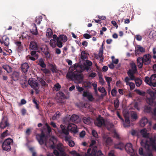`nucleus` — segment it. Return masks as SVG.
<instances>
[{
  "instance_id": "obj_1",
  "label": "nucleus",
  "mask_w": 156,
  "mask_h": 156,
  "mask_svg": "<svg viewBox=\"0 0 156 156\" xmlns=\"http://www.w3.org/2000/svg\"><path fill=\"white\" fill-rule=\"evenodd\" d=\"M143 137L145 138L140 141V144L146 150L149 151H156V137L155 136L149 137V134L146 131V129H143L140 131Z\"/></svg>"
},
{
  "instance_id": "obj_2",
  "label": "nucleus",
  "mask_w": 156,
  "mask_h": 156,
  "mask_svg": "<svg viewBox=\"0 0 156 156\" xmlns=\"http://www.w3.org/2000/svg\"><path fill=\"white\" fill-rule=\"evenodd\" d=\"M147 93L150 95V97H147L146 101L147 104L151 106H155L156 105L155 99L156 98V90L155 92L151 90L147 91Z\"/></svg>"
},
{
  "instance_id": "obj_3",
  "label": "nucleus",
  "mask_w": 156,
  "mask_h": 156,
  "mask_svg": "<svg viewBox=\"0 0 156 156\" xmlns=\"http://www.w3.org/2000/svg\"><path fill=\"white\" fill-rule=\"evenodd\" d=\"M36 138L40 145L45 144V145L46 146L48 140V137L47 135L44 134L43 131L41 134H38L36 135Z\"/></svg>"
},
{
  "instance_id": "obj_4",
  "label": "nucleus",
  "mask_w": 156,
  "mask_h": 156,
  "mask_svg": "<svg viewBox=\"0 0 156 156\" xmlns=\"http://www.w3.org/2000/svg\"><path fill=\"white\" fill-rule=\"evenodd\" d=\"M135 80V77L133 76H126L125 77L124 82L126 83L127 86H129L130 87V90H133L135 88V84L132 82H129L130 80Z\"/></svg>"
},
{
  "instance_id": "obj_5",
  "label": "nucleus",
  "mask_w": 156,
  "mask_h": 156,
  "mask_svg": "<svg viewBox=\"0 0 156 156\" xmlns=\"http://www.w3.org/2000/svg\"><path fill=\"white\" fill-rule=\"evenodd\" d=\"M13 141L12 139L9 138L5 140L2 146L3 150L8 151H10L11 149V144L12 143Z\"/></svg>"
},
{
  "instance_id": "obj_6",
  "label": "nucleus",
  "mask_w": 156,
  "mask_h": 156,
  "mask_svg": "<svg viewBox=\"0 0 156 156\" xmlns=\"http://www.w3.org/2000/svg\"><path fill=\"white\" fill-rule=\"evenodd\" d=\"M130 66L131 69L128 71L127 74L128 76H133L135 77L134 74L137 73L136 66L134 62L131 63Z\"/></svg>"
},
{
  "instance_id": "obj_7",
  "label": "nucleus",
  "mask_w": 156,
  "mask_h": 156,
  "mask_svg": "<svg viewBox=\"0 0 156 156\" xmlns=\"http://www.w3.org/2000/svg\"><path fill=\"white\" fill-rule=\"evenodd\" d=\"M37 81L35 79L32 78H30L28 80L29 84L35 90L39 89V84Z\"/></svg>"
},
{
  "instance_id": "obj_8",
  "label": "nucleus",
  "mask_w": 156,
  "mask_h": 156,
  "mask_svg": "<svg viewBox=\"0 0 156 156\" xmlns=\"http://www.w3.org/2000/svg\"><path fill=\"white\" fill-rule=\"evenodd\" d=\"M124 148L128 153L130 154V156H134L135 154L132 144L127 143L126 145H125Z\"/></svg>"
},
{
  "instance_id": "obj_9",
  "label": "nucleus",
  "mask_w": 156,
  "mask_h": 156,
  "mask_svg": "<svg viewBox=\"0 0 156 156\" xmlns=\"http://www.w3.org/2000/svg\"><path fill=\"white\" fill-rule=\"evenodd\" d=\"M103 118H97L94 121L95 124L99 127L105 126L106 121Z\"/></svg>"
},
{
  "instance_id": "obj_10",
  "label": "nucleus",
  "mask_w": 156,
  "mask_h": 156,
  "mask_svg": "<svg viewBox=\"0 0 156 156\" xmlns=\"http://www.w3.org/2000/svg\"><path fill=\"white\" fill-rule=\"evenodd\" d=\"M66 98L65 94L62 92H59L56 95V99L57 101L59 103L62 102V101Z\"/></svg>"
},
{
  "instance_id": "obj_11",
  "label": "nucleus",
  "mask_w": 156,
  "mask_h": 156,
  "mask_svg": "<svg viewBox=\"0 0 156 156\" xmlns=\"http://www.w3.org/2000/svg\"><path fill=\"white\" fill-rule=\"evenodd\" d=\"M151 56L149 54L144 55L143 58H142L144 64L145 65L150 64L151 62Z\"/></svg>"
},
{
  "instance_id": "obj_12",
  "label": "nucleus",
  "mask_w": 156,
  "mask_h": 156,
  "mask_svg": "<svg viewBox=\"0 0 156 156\" xmlns=\"http://www.w3.org/2000/svg\"><path fill=\"white\" fill-rule=\"evenodd\" d=\"M77 126L73 123H69L67 126V129L75 133L78 132Z\"/></svg>"
},
{
  "instance_id": "obj_13",
  "label": "nucleus",
  "mask_w": 156,
  "mask_h": 156,
  "mask_svg": "<svg viewBox=\"0 0 156 156\" xmlns=\"http://www.w3.org/2000/svg\"><path fill=\"white\" fill-rule=\"evenodd\" d=\"M97 147L95 146L92 148V150L91 148L88 149L87 151V154H86L85 156H95L96 154V151Z\"/></svg>"
},
{
  "instance_id": "obj_14",
  "label": "nucleus",
  "mask_w": 156,
  "mask_h": 156,
  "mask_svg": "<svg viewBox=\"0 0 156 156\" xmlns=\"http://www.w3.org/2000/svg\"><path fill=\"white\" fill-rule=\"evenodd\" d=\"M9 123L7 118H3L0 123V128L4 129L9 126Z\"/></svg>"
},
{
  "instance_id": "obj_15",
  "label": "nucleus",
  "mask_w": 156,
  "mask_h": 156,
  "mask_svg": "<svg viewBox=\"0 0 156 156\" xmlns=\"http://www.w3.org/2000/svg\"><path fill=\"white\" fill-rule=\"evenodd\" d=\"M122 122L123 125L124 127L130 126L129 118H119Z\"/></svg>"
},
{
  "instance_id": "obj_16",
  "label": "nucleus",
  "mask_w": 156,
  "mask_h": 156,
  "mask_svg": "<svg viewBox=\"0 0 156 156\" xmlns=\"http://www.w3.org/2000/svg\"><path fill=\"white\" fill-rule=\"evenodd\" d=\"M83 96L84 97H87L90 101H92L94 99L92 94L87 91H84Z\"/></svg>"
},
{
  "instance_id": "obj_17",
  "label": "nucleus",
  "mask_w": 156,
  "mask_h": 156,
  "mask_svg": "<svg viewBox=\"0 0 156 156\" xmlns=\"http://www.w3.org/2000/svg\"><path fill=\"white\" fill-rule=\"evenodd\" d=\"M29 48L30 50H37L38 47L36 42L34 41H32L30 43Z\"/></svg>"
},
{
  "instance_id": "obj_18",
  "label": "nucleus",
  "mask_w": 156,
  "mask_h": 156,
  "mask_svg": "<svg viewBox=\"0 0 156 156\" xmlns=\"http://www.w3.org/2000/svg\"><path fill=\"white\" fill-rule=\"evenodd\" d=\"M76 71L73 72L69 71L66 75V78L67 79L70 80H74L75 76Z\"/></svg>"
},
{
  "instance_id": "obj_19",
  "label": "nucleus",
  "mask_w": 156,
  "mask_h": 156,
  "mask_svg": "<svg viewBox=\"0 0 156 156\" xmlns=\"http://www.w3.org/2000/svg\"><path fill=\"white\" fill-rule=\"evenodd\" d=\"M150 78L151 83H150V86L153 87H156V74L152 75Z\"/></svg>"
},
{
  "instance_id": "obj_20",
  "label": "nucleus",
  "mask_w": 156,
  "mask_h": 156,
  "mask_svg": "<svg viewBox=\"0 0 156 156\" xmlns=\"http://www.w3.org/2000/svg\"><path fill=\"white\" fill-rule=\"evenodd\" d=\"M83 79V74L77 71H76L74 80L81 81Z\"/></svg>"
},
{
  "instance_id": "obj_21",
  "label": "nucleus",
  "mask_w": 156,
  "mask_h": 156,
  "mask_svg": "<svg viewBox=\"0 0 156 156\" xmlns=\"http://www.w3.org/2000/svg\"><path fill=\"white\" fill-rule=\"evenodd\" d=\"M125 144L121 142H119L117 144H114V147L115 148L119 149L121 150H123L124 148Z\"/></svg>"
},
{
  "instance_id": "obj_22",
  "label": "nucleus",
  "mask_w": 156,
  "mask_h": 156,
  "mask_svg": "<svg viewBox=\"0 0 156 156\" xmlns=\"http://www.w3.org/2000/svg\"><path fill=\"white\" fill-rule=\"evenodd\" d=\"M37 80L41 83V86L44 88H47L48 87V85L46 83L43 79L38 77L37 78Z\"/></svg>"
},
{
  "instance_id": "obj_23",
  "label": "nucleus",
  "mask_w": 156,
  "mask_h": 156,
  "mask_svg": "<svg viewBox=\"0 0 156 156\" xmlns=\"http://www.w3.org/2000/svg\"><path fill=\"white\" fill-rule=\"evenodd\" d=\"M32 25L33 26V28L31 29L30 32L33 34L37 35L38 34V31L36 25L35 23H33Z\"/></svg>"
},
{
  "instance_id": "obj_24",
  "label": "nucleus",
  "mask_w": 156,
  "mask_h": 156,
  "mask_svg": "<svg viewBox=\"0 0 156 156\" xmlns=\"http://www.w3.org/2000/svg\"><path fill=\"white\" fill-rule=\"evenodd\" d=\"M29 68L28 63H25L22 64L21 65V69L23 72L24 73H26L28 71V69Z\"/></svg>"
},
{
  "instance_id": "obj_25",
  "label": "nucleus",
  "mask_w": 156,
  "mask_h": 156,
  "mask_svg": "<svg viewBox=\"0 0 156 156\" xmlns=\"http://www.w3.org/2000/svg\"><path fill=\"white\" fill-rule=\"evenodd\" d=\"M137 63L138 67L140 69L142 68L144 62L141 57H139L138 58L137 60Z\"/></svg>"
},
{
  "instance_id": "obj_26",
  "label": "nucleus",
  "mask_w": 156,
  "mask_h": 156,
  "mask_svg": "<svg viewBox=\"0 0 156 156\" xmlns=\"http://www.w3.org/2000/svg\"><path fill=\"white\" fill-rule=\"evenodd\" d=\"M37 65L40 66L42 68H45L46 66V64L44 63V59L42 58L39 59Z\"/></svg>"
},
{
  "instance_id": "obj_27",
  "label": "nucleus",
  "mask_w": 156,
  "mask_h": 156,
  "mask_svg": "<svg viewBox=\"0 0 156 156\" xmlns=\"http://www.w3.org/2000/svg\"><path fill=\"white\" fill-rule=\"evenodd\" d=\"M20 76L19 73L18 72L14 71L12 74V77L14 80H18Z\"/></svg>"
},
{
  "instance_id": "obj_28",
  "label": "nucleus",
  "mask_w": 156,
  "mask_h": 156,
  "mask_svg": "<svg viewBox=\"0 0 156 156\" xmlns=\"http://www.w3.org/2000/svg\"><path fill=\"white\" fill-rule=\"evenodd\" d=\"M148 122L147 118H142V119L140 121V125L141 127H144Z\"/></svg>"
},
{
  "instance_id": "obj_29",
  "label": "nucleus",
  "mask_w": 156,
  "mask_h": 156,
  "mask_svg": "<svg viewBox=\"0 0 156 156\" xmlns=\"http://www.w3.org/2000/svg\"><path fill=\"white\" fill-rule=\"evenodd\" d=\"M136 48L135 53L136 54H138L139 51L141 52H144L145 51V49L139 45H137Z\"/></svg>"
},
{
  "instance_id": "obj_30",
  "label": "nucleus",
  "mask_w": 156,
  "mask_h": 156,
  "mask_svg": "<svg viewBox=\"0 0 156 156\" xmlns=\"http://www.w3.org/2000/svg\"><path fill=\"white\" fill-rule=\"evenodd\" d=\"M2 39L3 40V44H4V45L8 46L9 44V38L7 37L4 36L2 38Z\"/></svg>"
},
{
  "instance_id": "obj_31",
  "label": "nucleus",
  "mask_w": 156,
  "mask_h": 156,
  "mask_svg": "<svg viewBox=\"0 0 156 156\" xmlns=\"http://www.w3.org/2000/svg\"><path fill=\"white\" fill-rule=\"evenodd\" d=\"M112 143V140L110 137H108L105 140V145L107 147L111 146Z\"/></svg>"
},
{
  "instance_id": "obj_32",
  "label": "nucleus",
  "mask_w": 156,
  "mask_h": 156,
  "mask_svg": "<svg viewBox=\"0 0 156 156\" xmlns=\"http://www.w3.org/2000/svg\"><path fill=\"white\" fill-rule=\"evenodd\" d=\"M41 50L44 53V55L46 58H48L50 57L51 54L49 52V51L48 48H47L46 51L45 52L44 51V50H43V48L41 47Z\"/></svg>"
},
{
  "instance_id": "obj_33",
  "label": "nucleus",
  "mask_w": 156,
  "mask_h": 156,
  "mask_svg": "<svg viewBox=\"0 0 156 156\" xmlns=\"http://www.w3.org/2000/svg\"><path fill=\"white\" fill-rule=\"evenodd\" d=\"M58 39L63 42H65L67 40V37L64 34L60 35Z\"/></svg>"
},
{
  "instance_id": "obj_34",
  "label": "nucleus",
  "mask_w": 156,
  "mask_h": 156,
  "mask_svg": "<svg viewBox=\"0 0 156 156\" xmlns=\"http://www.w3.org/2000/svg\"><path fill=\"white\" fill-rule=\"evenodd\" d=\"M135 81L136 85L137 87H140L142 81L138 78H136L135 76V80H134Z\"/></svg>"
},
{
  "instance_id": "obj_35",
  "label": "nucleus",
  "mask_w": 156,
  "mask_h": 156,
  "mask_svg": "<svg viewBox=\"0 0 156 156\" xmlns=\"http://www.w3.org/2000/svg\"><path fill=\"white\" fill-rule=\"evenodd\" d=\"M103 47L104 44L102 43L101 47L99 49V52L98 53V56L100 58H101L103 57Z\"/></svg>"
},
{
  "instance_id": "obj_36",
  "label": "nucleus",
  "mask_w": 156,
  "mask_h": 156,
  "mask_svg": "<svg viewBox=\"0 0 156 156\" xmlns=\"http://www.w3.org/2000/svg\"><path fill=\"white\" fill-rule=\"evenodd\" d=\"M61 127L62 129V133L66 135H67L69 134V130L65 129V126H63L62 125H61Z\"/></svg>"
},
{
  "instance_id": "obj_37",
  "label": "nucleus",
  "mask_w": 156,
  "mask_h": 156,
  "mask_svg": "<svg viewBox=\"0 0 156 156\" xmlns=\"http://www.w3.org/2000/svg\"><path fill=\"white\" fill-rule=\"evenodd\" d=\"M98 90L99 92L104 94L103 95L102 94L101 95H103L104 96H105L107 94L106 91L104 87H99L98 88Z\"/></svg>"
},
{
  "instance_id": "obj_38",
  "label": "nucleus",
  "mask_w": 156,
  "mask_h": 156,
  "mask_svg": "<svg viewBox=\"0 0 156 156\" xmlns=\"http://www.w3.org/2000/svg\"><path fill=\"white\" fill-rule=\"evenodd\" d=\"M2 68L8 73H9L11 71L12 69L11 67L8 65H6L3 66Z\"/></svg>"
},
{
  "instance_id": "obj_39",
  "label": "nucleus",
  "mask_w": 156,
  "mask_h": 156,
  "mask_svg": "<svg viewBox=\"0 0 156 156\" xmlns=\"http://www.w3.org/2000/svg\"><path fill=\"white\" fill-rule=\"evenodd\" d=\"M56 42L55 40L51 39L50 41V44L52 48H55L56 46Z\"/></svg>"
},
{
  "instance_id": "obj_40",
  "label": "nucleus",
  "mask_w": 156,
  "mask_h": 156,
  "mask_svg": "<svg viewBox=\"0 0 156 156\" xmlns=\"http://www.w3.org/2000/svg\"><path fill=\"white\" fill-rule=\"evenodd\" d=\"M83 122L87 124H89L91 123V118H83Z\"/></svg>"
},
{
  "instance_id": "obj_41",
  "label": "nucleus",
  "mask_w": 156,
  "mask_h": 156,
  "mask_svg": "<svg viewBox=\"0 0 156 156\" xmlns=\"http://www.w3.org/2000/svg\"><path fill=\"white\" fill-rule=\"evenodd\" d=\"M81 58L82 59L84 60L86 59L87 58V53L85 51H83L81 52Z\"/></svg>"
},
{
  "instance_id": "obj_42",
  "label": "nucleus",
  "mask_w": 156,
  "mask_h": 156,
  "mask_svg": "<svg viewBox=\"0 0 156 156\" xmlns=\"http://www.w3.org/2000/svg\"><path fill=\"white\" fill-rule=\"evenodd\" d=\"M51 67V70L53 73H57V70L56 69V66L53 64H51L50 65Z\"/></svg>"
},
{
  "instance_id": "obj_43",
  "label": "nucleus",
  "mask_w": 156,
  "mask_h": 156,
  "mask_svg": "<svg viewBox=\"0 0 156 156\" xmlns=\"http://www.w3.org/2000/svg\"><path fill=\"white\" fill-rule=\"evenodd\" d=\"M42 16H40L35 18V22L37 23L38 25H39L41 23V21H42Z\"/></svg>"
},
{
  "instance_id": "obj_44",
  "label": "nucleus",
  "mask_w": 156,
  "mask_h": 156,
  "mask_svg": "<svg viewBox=\"0 0 156 156\" xmlns=\"http://www.w3.org/2000/svg\"><path fill=\"white\" fill-rule=\"evenodd\" d=\"M53 34L52 30L50 28H48L47 30L46 35L49 37H51Z\"/></svg>"
},
{
  "instance_id": "obj_45",
  "label": "nucleus",
  "mask_w": 156,
  "mask_h": 156,
  "mask_svg": "<svg viewBox=\"0 0 156 156\" xmlns=\"http://www.w3.org/2000/svg\"><path fill=\"white\" fill-rule=\"evenodd\" d=\"M119 102L118 99H116L114 101V107L115 109H117L119 107Z\"/></svg>"
},
{
  "instance_id": "obj_46",
  "label": "nucleus",
  "mask_w": 156,
  "mask_h": 156,
  "mask_svg": "<svg viewBox=\"0 0 156 156\" xmlns=\"http://www.w3.org/2000/svg\"><path fill=\"white\" fill-rule=\"evenodd\" d=\"M8 131L7 130H6L3 133H2L0 136L1 138L3 139L5 137L7 136L8 135Z\"/></svg>"
},
{
  "instance_id": "obj_47",
  "label": "nucleus",
  "mask_w": 156,
  "mask_h": 156,
  "mask_svg": "<svg viewBox=\"0 0 156 156\" xmlns=\"http://www.w3.org/2000/svg\"><path fill=\"white\" fill-rule=\"evenodd\" d=\"M56 41L57 46L60 48H62V44L61 41L59 40L58 39H57Z\"/></svg>"
},
{
  "instance_id": "obj_48",
  "label": "nucleus",
  "mask_w": 156,
  "mask_h": 156,
  "mask_svg": "<svg viewBox=\"0 0 156 156\" xmlns=\"http://www.w3.org/2000/svg\"><path fill=\"white\" fill-rule=\"evenodd\" d=\"M144 81L147 84L150 86V83H151V78H149L148 76H146L145 77Z\"/></svg>"
},
{
  "instance_id": "obj_49",
  "label": "nucleus",
  "mask_w": 156,
  "mask_h": 156,
  "mask_svg": "<svg viewBox=\"0 0 156 156\" xmlns=\"http://www.w3.org/2000/svg\"><path fill=\"white\" fill-rule=\"evenodd\" d=\"M30 54L32 56H34L36 58H38V55L36 53V51H32L30 52Z\"/></svg>"
},
{
  "instance_id": "obj_50",
  "label": "nucleus",
  "mask_w": 156,
  "mask_h": 156,
  "mask_svg": "<svg viewBox=\"0 0 156 156\" xmlns=\"http://www.w3.org/2000/svg\"><path fill=\"white\" fill-rule=\"evenodd\" d=\"M151 107L150 106H146L144 109V112H145L149 113L151 111Z\"/></svg>"
},
{
  "instance_id": "obj_51",
  "label": "nucleus",
  "mask_w": 156,
  "mask_h": 156,
  "mask_svg": "<svg viewBox=\"0 0 156 156\" xmlns=\"http://www.w3.org/2000/svg\"><path fill=\"white\" fill-rule=\"evenodd\" d=\"M95 156H104V154H102L101 150L97 151V149L96 151V154Z\"/></svg>"
},
{
  "instance_id": "obj_52",
  "label": "nucleus",
  "mask_w": 156,
  "mask_h": 156,
  "mask_svg": "<svg viewBox=\"0 0 156 156\" xmlns=\"http://www.w3.org/2000/svg\"><path fill=\"white\" fill-rule=\"evenodd\" d=\"M135 91L136 92L140 95L142 96H144L145 94V93L144 92H142L140 90H135Z\"/></svg>"
},
{
  "instance_id": "obj_53",
  "label": "nucleus",
  "mask_w": 156,
  "mask_h": 156,
  "mask_svg": "<svg viewBox=\"0 0 156 156\" xmlns=\"http://www.w3.org/2000/svg\"><path fill=\"white\" fill-rule=\"evenodd\" d=\"M57 149L61 152L63 153L64 152V149L62 146L58 145L57 147Z\"/></svg>"
},
{
  "instance_id": "obj_54",
  "label": "nucleus",
  "mask_w": 156,
  "mask_h": 156,
  "mask_svg": "<svg viewBox=\"0 0 156 156\" xmlns=\"http://www.w3.org/2000/svg\"><path fill=\"white\" fill-rule=\"evenodd\" d=\"M92 134L93 136L96 138H97L98 137V135L97 132L94 130H92Z\"/></svg>"
},
{
  "instance_id": "obj_55",
  "label": "nucleus",
  "mask_w": 156,
  "mask_h": 156,
  "mask_svg": "<svg viewBox=\"0 0 156 156\" xmlns=\"http://www.w3.org/2000/svg\"><path fill=\"white\" fill-rule=\"evenodd\" d=\"M117 92V91L115 88L113 89L111 91V94L113 97H115L116 96Z\"/></svg>"
},
{
  "instance_id": "obj_56",
  "label": "nucleus",
  "mask_w": 156,
  "mask_h": 156,
  "mask_svg": "<svg viewBox=\"0 0 156 156\" xmlns=\"http://www.w3.org/2000/svg\"><path fill=\"white\" fill-rule=\"evenodd\" d=\"M55 90L56 91H58L61 88V86L58 83H57L55 85Z\"/></svg>"
},
{
  "instance_id": "obj_57",
  "label": "nucleus",
  "mask_w": 156,
  "mask_h": 156,
  "mask_svg": "<svg viewBox=\"0 0 156 156\" xmlns=\"http://www.w3.org/2000/svg\"><path fill=\"white\" fill-rule=\"evenodd\" d=\"M76 87L77 90L79 92L83 91L84 90V89L83 87H80L78 85L76 86Z\"/></svg>"
},
{
  "instance_id": "obj_58",
  "label": "nucleus",
  "mask_w": 156,
  "mask_h": 156,
  "mask_svg": "<svg viewBox=\"0 0 156 156\" xmlns=\"http://www.w3.org/2000/svg\"><path fill=\"white\" fill-rule=\"evenodd\" d=\"M105 80L107 83H110L112 81V78L110 77H106Z\"/></svg>"
},
{
  "instance_id": "obj_59",
  "label": "nucleus",
  "mask_w": 156,
  "mask_h": 156,
  "mask_svg": "<svg viewBox=\"0 0 156 156\" xmlns=\"http://www.w3.org/2000/svg\"><path fill=\"white\" fill-rule=\"evenodd\" d=\"M68 143L69 145L71 147H73L75 145L74 141L71 140L68 142Z\"/></svg>"
},
{
  "instance_id": "obj_60",
  "label": "nucleus",
  "mask_w": 156,
  "mask_h": 156,
  "mask_svg": "<svg viewBox=\"0 0 156 156\" xmlns=\"http://www.w3.org/2000/svg\"><path fill=\"white\" fill-rule=\"evenodd\" d=\"M41 70L45 74L49 73L50 72V71L45 68L44 69H41Z\"/></svg>"
},
{
  "instance_id": "obj_61",
  "label": "nucleus",
  "mask_w": 156,
  "mask_h": 156,
  "mask_svg": "<svg viewBox=\"0 0 156 156\" xmlns=\"http://www.w3.org/2000/svg\"><path fill=\"white\" fill-rule=\"evenodd\" d=\"M114 137L117 139H120V137L119 135L115 132H114Z\"/></svg>"
},
{
  "instance_id": "obj_62",
  "label": "nucleus",
  "mask_w": 156,
  "mask_h": 156,
  "mask_svg": "<svg viewBox=\"0 0 156 156\" xmlns=\"http://www.w3.org/2000/svg\"><path fill=\"white\" fill-rule=\"evenodd\" d=\"M83 37L86 39H89L91 38V36L88 34H83Z\"/></svg>"
},
{
  "instance_id": "obj_63",
  "label": "nucleus",
  "mask_w": 156,
  "mask_h": 156,
  "mask_svg": "<svg viewBox=\"0 0 156 156\" xmlns=\"http://www.w3.org/2000/svg\"><path fill=\"white\" fill-rule=\"evenodd\" d=\"M139 154L141 155H144L143 149L142 147H140L139 150Z\"/></svg>"
},
{
  "instance_id": "obj_64",
  "label": "nucleus",
  "mask_w": 156,
  "mask_h": 156,
  "mask_svg": "<svg viewBox=\"0 0 156 156\" xmlns=\"http://www.w3.org/2000/svg\"><path fill=\"white\" fill-rule=\"evenodd\" d=\"M85 135V132L84 131H83L80 134V136L81 137H83Z\"/></svg>"
}]
</instances>
